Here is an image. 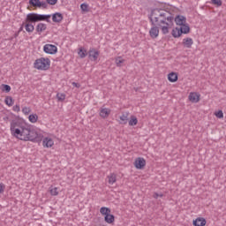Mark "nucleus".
Instances as JSON below:
<instances>
[{
	"label": "nucleus",
	"mask_w": 226,
	"mask_h": 226,
	"mask_svg": "<svg viewBox=\"0 0 226 226\" xmlns=\"http://www.w3.org/2000/svg\"><path fill=\"white\" fill-rule=\"evenodd\" d=\"M52 17L53 22H56V24H59L60 22H63V14L60 12H56L53 15H50V18Z\"/></svg>",
	"instance_id": "14"
},
{
	"label": "nucleus",
	"mask_w": 226,
	"mask_h": 226,
	"mask_svg": "<svg viewBox=\"0 0 226 226\" xmlns=\"http://www.w3.org/2000/svg\"><path fill=\"white\" fill-rule=\"evenodd\" d=\"M49 193L53 197H56V195H59V189L57 187H50Z\"/></svg>",
	"instance_id": "29"
},
{
	"label": "nucleus",
	"mask_w": 226,
	"mask_h": 226,
	"mask_svg": "<svg viewBox=\"0 0 226 226\" xmlns=\"http://www.w3.org/2000/svg\"><path fill=\"white\" fill-rule=\"evenodd\" d=\"M177 7L167 4L157 3L150 12L151 27L149 36L152 40H156L160 36V29L162 34H169L174 27V16L172 13H178ZM159 26V27H158Z\"/></svg>",
	"instance_id": "1"
},
{
	"label": "nucleus",
	"mask_w": 226,
	"mask_h": 226,
	"mask_svg": "<svg viewBox=\"0 0 226 226\" xmlns=\"http://www.w3.org/2000/svg\"><path fill=\"white\" fill-rule=\"evenodd\" d=\"M215 116L216 117H218V119H222V117H223V111H222V110L216 111L215 113Z\"/></svg>",
	"instance_id": "33"
},
{
	"label": "nucleus",
	"mask_w": 226,
	"mask_h": 226,
	"mask_svg": "<svg viewBox=\"0 0 226 226\" xmlns=\"http://www.w3.org/2000/svg\"><path fill=\"white\" fill-rule=\"evenodd\" d=\"M128 113H123L120 117H119V123L120 124H126V123H128Z\"/></svg>",
	"instance_id": "21"
},
{
	"label": "nucleus",
	"mask_w": 226,
	"mask_h": 226,
	"mask_svg": "<svg viewBox=\"0 0 226 226\" xmlns=\"http://www.w3.org/2000/svg\"><path fill=\"white\" fill-rule=\"evenodd\" d=\"M43 21L50 22V14L28 13L19 31L25 28L26 33H33L34 31V25L33 23Z\"/></svg>",
	"instance_id": "3"
},
{
	"label": "nucleus",
	"mask_w": 226,
	"mask_h": 226,
	"mask_svg": "<svg viewBox=\"0 0 226 226\" xmlns=\"http://www.w3.org/2000/svg\"><path fill=\"white\" fill-rule=\"evenodd\" d=\"M5 188H6V185H4V184L0 182V193H4Z\"/></svg>",
	"instance_id": "37"
},
{
	"label": "nucleus",
	"mask_w": 226,
	"mask_h": 226,
	"mask_svg": "<svg viewBox=\"0 0 226 226\" xmlns=\"http://www.w3.org/2000/svg\"><path fill=\"white\" fill-rule=\"evenodd\" d=\"M0 89L4 93H10V91H11V87H10L9 85L3 84L1 85Z\"/></svg>",
	"instance_id": "30"
},
{
	"label": "nucleus",
	"mask_w": 226,
	"mask_h": 226,
	"mask_svg": "<svg viewBox=\"0 0 226 226\" xmlns=\"http://www.w3.org/2000/svg\"><path fill=\"white\" fill-rule=\"evenodd\" d=\"M193 225L194 226H199V218L193 221Z\"/></svg>",
	"instance_id": "41"
},
{
	"label": "nucleus",
	"mask_w": 226,
	"mask_h": 226,
	"mask_svg": "<svg viewBox=\"0 0 226 226\" xmlns=\"http://www.w3.org/2000/svg\"><path fill=\"white\" fill-rule=\"evenodd\" d=\"M129 126H137L139 124V119L135 116H131L128 121Z\"/></svg>",
	"instance_id": "19"
},
{
	"label": "nucleus",
	"mask_w": 226,
	"mask_h": 226,
	"mask_svg": "<svg viewBox=\"0 0 226 226\" xmlns=\"http://www.w3.org/2000/svg\"><path fill=\"white\" fill-rule=\"evenodd\" d=\"M35 31L38 33V34H41L43 31H47V24L44 23H39L35 26Z\"/></svg>",
	"instance_id": "16"
},
{
	"label": "nucleus",
	"mask_w": 226,
	"mask_h": 226,
	"mask_svg": "<svg viewBox=\"0 0 226 226\" xmlns=\"http://www.w3.org/2000/svg\"><path fill=\"white\" fill-rule=\"evenodd\" d=\"M51 61L50 58L47 56H41L34 62V68L39 72H47L50 70Z\"/></svg>",
	"instance_id": "4"
},
{
	"label": "nucleus",
	"mask_w": 226,
	"mask_h": 226,
	"mask_svg": "<svg viewBox=\"0 0 226 226\" xmlns=\"http://www.w3.org/2000/svg\"><path fill=\"white\" fill-rule=\"evenodd\" d=\"M146 164L147 162L144 157H137L133 162V166L135 169H137V170H144V169H146Z\"/></svg>",
	"instance_id": "6"
},
{
	"label": "nucleus",
	"mask_w": 226,
	"mask_h": 226,
	"mask_svg": "<svg viewBox=\"0 0 226 226\" xmlns=\"http://www.w3.org/2000/svg\"><path fill=\"white\" fill-rule=\"evenodd\" d=\"M10 132L11 137L22 140L23 142H34L35 140H41L43 135L41 130L38 128H31V125L24 120V118H18L12 120L10 124Z\"/></svg>",
	"instance_id": "2"
},
{
	"label": "nucleus",
	"mask_w": 226,
	"mask_h": 226,
	"mask_svg": "<svg viewBox=\"0 0 226 226\" xmlns=\"http://www.w3.org/2000/svg\"><path fill=\"white\" fill-rule=\"evenodd\" d=\"M180 31L182 33V34H188V33H190V26L188 25L184 24V25H181V27H180Z\"/></svg>",
	"instance_id": "26"
},
{
	"label": "nucleus",
	"mask_w": 226,
	"mask_h": 226,
	"mask_svg": "<svg viewBox=\"0 0 226 226\" xmlns=\"http://www.w3.org/2000/svg\"><path fill=\"white\" fill-rule=\"evenodd\" d=\"M22 112H23L24 116H29V114H31V108L24 107V108H22Z\"/></svg>",
	"instance_id": "32"
},
{
	"label": "nucleus",
	"mask_w": 226,
	"mask_h": 226,
	"mask_svg": "<svg viewBox=\"0 0 226 226\" xmlns=\"http://www.w3.org/2000/svg\"><path fill=\"white\" fill-rule=\"evenodd\" d=\"M100 213L102 215V216L106 217L107 215H109L111 213L110 208L107 207H102L100 208Z\"/></svg>",
	"instance_id": "22"
},
{
	"label": "nucleus",
	"mask_w": 226,
	"mask_h": 226,
	"mask_svg": "<svg viewBox=\"0 0 226 226\" xmlns=\"http://www.w3.org/2000/svg\"><path fill=\"white\" fill-rule=\"evenodd\" d=\"M46 2L51 6H55V4H57V0H46Z\"/></svg>",
	"instance_id": "36"
},
{
	"label": "nucleus",
	"mask_w": 226,
	"mask_h": 226,
	"mask_svg": "<svg viewBox=\"0 0 226 226\" xmlns=\"http://www.w3.org/2000/svg\"><path fill=\"white\" fill-rule=\"evenodd\" d=\"M56 98H57L58 102H64V100H66V94H64L63 93H58L56 94Z\"/></svg>",
	"instance_id": "31"
},
{
	"label": "nucleus",
	"mask_w": 226,
	"mask_h": 226,
	"mask_svg": "<svg viewBox=\"0 0 226 226\" xmlns=\"http://www.w3.org/2000/svg\"><path fill=\"white\" fill-rule=\"evenodd\" d=\"M188 100L192 103H197L199 102V94L196 92H191L188 96Z\"/></svg>",
	"instance_id": "15"
},
{
	"label": "nucleus",
	"mask_w": 226,
	"mask_h": 226,
	"mask_svg": "<svg viewBox=\"0 0 226 226\" xmlns=\"http://www.w3.org/2000/svg\"><path fill=\"white\" fill-rule=\"evenodd\" d=\"M183 34L181 33V28L176 27L172 30L173 38H179Z\"/></svg>",
	"instance_id": "27"
},
{
	"label": "nucleus",
	"mask_w": 226,
	"mask_h": 226,
	"mask_svg": "<svg viewBox=\"0 0 226 226\" xmlns=\"http://www.w3.org/2000/svg\"><path fill=\"white\" fill-rule=\"evenodd\" d=\"M167 79H168L169 82H171L172 84H174L175 82H177L178 80L179 75L177 74V72H171L168 73Z\"/></svg>",
	"instance_id": "13"
},
{
	"label": "nucleus",
	"mask_w": 226,
	"mask_h": 226,
	"mask_svg": "<svg viewBox=\"0 0 226 226\" xmlns=\"http://www.w3.org/2000/svg\"><path fill=\"white\" fill-rule=\"evenodd\" d=\"M43 52L49 54V56H56L57 54V46L54 44H45L43 46Z\"/></svg>",
	"instance_id": "5"
},
{
	"label": "nucleus",
	"mask_w": 226,
	"mask_h": 226,
	"mask_svg": "<svg viewBox=\"0 0 226 226\" xmlns=\"http://www.w3.org/2000/svg\"><path fill=\"white\" fill-rule=\"evenodd\" d=\"M154 199H158V197H163L162 193L154 192L153 195Z\"/></svg>",
	"instance_id": "39"
},
{
	"label": "nucleus",
	"mask_w": 226,
	"mask_h": 226,
	"mask_svg": "<svg viewBox=\"0 0 226 226\" xmlns=\"http://www.w3.org/2000/svg\"><path fill=\"white\" fill-rule=\"evenodd\" d=\"M4 103L8 107H13V103H15V101H13V98L11 96H6L4 100Z\"/></svg>",
	"instance_id": "24"
},
{
	"label": "nucleus",
	"mask_w": 226,
	"mask_h": 226,
	"mask_svg": "<svg viewBox=\"0 0 226 226\" xmlns=\"http://www.w3.org/2000/svg\"><path fill=\"white\" fill-rule=\"evenodd\" d=\"M12 110L14 112H19L20 110V106H19V105L13 106Z\"/></svg>",
	"instance_id": "38"
},
{
	"label": "nucleus",
	"mask_w": 226,
	"mask_h": 226,
	"mask_svg": "<svg viewBox=\"0 0 226 226\" xmlns=\"http://www.w3.org/2000/svg\"><path fill=\"white\" fill-rule=\"evenodd\" d=\"M104 222L109 225H112L114 224V222H116V216H114V215L108 214V215L104 217Z\"/></svg>",
	"instance_id": "17"
},
{
	"label": "nucleus",
	"mask_w": 226,
	"mask_h": 226,
	"mask_svg": "<svg viewBox=\"0 0 226 226\" xmlns=\"http://www.w3.org/2000/svg\"><path fill=\"white\" fill-rule=\"evenodd\" d=\"M42 147H44V149L54 147V139L50 136L44 137L42 139Z\"/></svg>",
	"instance_id": "8"
},
{
	"label": "nucleus",
	"mask_w": 226,
	"mask_h": 226,
	"mask_svg": "<svg viewBox=\"0 0 226 226\" xmlns=\"http://www.w3.org/2000/svg\"><path fill=\"white\" fill-rule=\"evenodd\" d=\"M110 114H112V109L106 107H101L99 109V116L102 119H109Z\"/></svg>",
	"instance_id": "7"
},
{
	"label": "nucleus",
	"mask_w": 226,
	"mask_h": 226,
	"mask_svg": "<svg viewBox=\"0 0 226 226\" xmlns=\"http://www.w3.org/2000/svg\"><path fill=\"white\" fill-rule=\"evenodd\" d=\"M183 43L185 47H187L188 49H190V47L193 45V40H192V38H186L183 40Z\"/></svg>",
	"instance_id": "28"
},
{
	"label": "nucleus",
	"mask_w": 226,
	"mask_h": 226,
	"mask_svg": "<svg viewBox=\"0 0 226 226\" xmlns=\"http://www.w3.org/2000/svg\"><path fill=\"white\" fill-rule=\"evenodd\" d=\"M88 57L92 61H98V57H100V51L96 49H90L88 51Z\"/></svg>",
	"instance_id": "10"
},
{
	"label": "nucleus",
	"mask_w": 226,
	"mask_h": 226,
	"mask_svg": "<svg viewBox=\"0 0 226 226\" xmlns=\"http://www.w3.org/2000/svg\"><path fill=\"white\" fill-rule=\"evenodd\" d=\"M29 4L34 8H47V2L40 0H29Z\"/></svg>",
	"instance_id": "9"
},
{
	"label": "nucleus",
	"mask_w": 226,
	"mask_h": 226,
	"mask_svg": "<svg viewBox=\"0 0 226 226\" xmlns=\"http://www.w3.org/2000/svg\"><path fill=\"white\" fill-rule=\"evenodd\" d=\"M174 13H177V12H174ZM174 13H172V16H174ZM174 20L177 26H184L185 24H186V18L185 16L178 15L175 19L173 17V22ZM173 26H174V23H173Z\"/></svg>",
	"instance_id": "11"
},
{
	"label": "nucleus",
	"mask_w": 226,
	"mask_h": 226,
	"mask_svg": "<svg viewBox=\"0 0 226 226\" xmlns=\"http://www.w3.org/2000/svg\"><path fill=\"white\" fill-rule=\"evenodd\" d=\"M211 3L216 6H222V0H211Z\"/></svg>",
	"instance_id": "35"
},
{
	"label": "nucleus",
	"mask_w": 226,
	"mask_h": 226,
	"mask_svg": "<svg viewBox=\"0 0 226 226\" xmlns=\"http://www.w3.org/2000/svg\"><path fill=\"white\" fill-rule=\"evenodd\" d=\"M78 56L81 58V59H84V57H86V56H87V50L83 48V47H80L79 49H78Z\"/></svg>",
	"instance_id": "20"
},
{
	"label": "nucleus",
	"mask_w": 226,
	"mask_h": 226,
	"mask_svg": "<svg viewBox=\"0 0 226 226\" xmlns=\"http://www.w3.org/2000/svg\"><path fill=\"white\" fill-rule=\"evenodd\" d=\"M72 86H73L74 87H77L78 89H79V87H80V84L76 83V82H72Z\"/></svg>",
	"instance_id": "40"
},
{
	"label": "nucleus",
	"mask_w": 226,
	"mask_h": 226,
	"mask_svg": "<svg viewBox=\"0 0 226 226\" xmlns=\"http://www.w3.org/2000/svg\"><path fill=\"white\" fill-rule=\"evenodd\" d=\"M28 121H29V123H32L33 124H34L35 123H38V115L36 113L29 115Z\"/></svg>",
	"instance_id": "23"
},
{
	"label": "nucleus",
	"mask_w": 226,
	"mask_h": 226,
	"mask_svg": "<svg viewBox=\"0 0 226 226\" xmlns=\"http://www.w3.org/2000/svg\"><path fill=\"white\" fill-rule=\"evenodd\" d=\"M80 10L82 13H89V4L83 3L80 4Z\"/></svg>",
	"instance_id": "25"
},
{
	"label": "nucleus",
	"mask_w": 226,
	"mask_h": 226,
	"mask_svg": "<svg viewBox=\"0 0 226 226\" xmlns=\"http://www.w3.org/2000/svg\"><path fill=\"white\" fill-rule=\"evenodd\" d=\"M106 181H107L108 185L112 186V185H115V183H117V174L109 173L106 177Z\"/></svg>",
	"instance_id": "12"
},
{
	"label": "nucleus",
	"mask_w": 226,
	"mask_h": 226,
	"mask_svg": "<svg viewBox=\"0 0 226 226\" xmlns=\"http://www.w3.org/2000/svg\"><path fill=\"white\" fill-rule=\"evenodd\" d=\"M114 60L116 66H117L118 68H121V66H123L124 63H126V60L123 56H117Z\"/></svg>",
	"instance_id": "18"
},
{
	"label": "nucleus",
	"mask_w": 226,
	"mask_h": 226,
	"mask_svg": "<svg viewBox=\"0 0 226 226\" xmlns=\"http://www.w3.org/2000/svg\"><path fill=\"white\" fill-rule=\"evenodd\" d=\"M199 222H200L199 226H206V223H207V222L202 217L199 218Z\"/></svg>",
	"instance_id": "34"
}]
</instances>
